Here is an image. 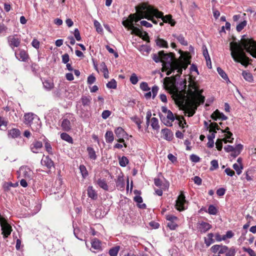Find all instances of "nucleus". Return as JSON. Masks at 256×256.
Here are the masks:
<instances>
[{
	"label": "nucleus",
	"instance_id": "nucleus-1",
	"mask_svg": "<svg viewBox=\"0 0 256 256\" xmlns=\"http://www.w3.org/2000/svg\"><path fill=\"white\" fill-rule=\"evenodd\" d=\"M244 50L256 58V42L252 39L243 36L240 43H230V54L234 61L246 66L250 64V58L246 56Z\"/></svg>",
	"mask_w": 256,
	"mask_h": 256
},
{
	"label": "nucleus",
	"instance_id": "nucleus-2",
	"mask_svg": "<svg viewBox=\"0 0 256 256\" xmlns=\"http://www.w3.org/2000/svg\"><path fill=\"white\" fill-rule=\"evenodd\" d=\"M160 54H162V71H167L168 76L175 70H177L179 76L182 74V68L186 69L188 66L186 61L176 60L172 52L165 54L164 51H160Z\"/></svg>",
	"mask_w": 256,
	"mask_h": 256
},
{
	"label": "nucleus",
	"instance_id": "nucleus-3",
	"mask_svg": "<svg viewBox=\"0 0 256 256\" xmlns=\"http://www.w3.org/2000/svg\"><path fill=\"white\" fill-rule=\"evenodd\" d=\"M202 90H200L196 83L190 84L188 90L189 106L186 110L188 117L192 116L195 114L198 106L204 102V96L202 95Z\"/></svg>",
	"mask_w": 256,
	"mask_h": 256
},
{
	"label": "nucleus",
	"instance_id": "nucleus-4",
	"mask_svg": "<svg viewBox=\"0 0 256 256\" xmlns=\"http://www.w3.org/2000/svg\"><path fill=\"white\" fill-rule=\"evenodd\" d=\"M164 87L172 94L173 98L177 102H181L185 98V94L178 90L175 84V80H172L169 77H166L164 80Z\"/></svg>",
	"mask_w": 256,
	"mask_h": 256
},
{
	"label": "nucleus",
	"instance_id": "nucleus-5",
	"mask_svg": "<svg viewBox=\"0 0 256 256\" xmlns=\"http://www.w3.org/2000/svg\"><path fill=\"white\" fill-rule=\"evenodd\" d=\"M136 12L134 14V22H138L142 18H146L150 20V15L152 14L153 10L152 7L146 3H142L141 4L136 6Z\"/></svg>",
	"mask_w": 256,
	"mask_h": 256
},
{
	"label": "nucleus",
	"instance_id": "nucleus-6",
	"mask_svg": "<svg viewBox=\"0 0 256 256\" xmlns=\"http://www.w3.org/2000/svg\"><path fill=\"white\" fill-rule=\"evenodd\" d=\"M24 123L29 124L32 130L38 131L41 127L40 121L38 117L32 112L26 114L24 116Z\"/></svg>",
	"mask_w": 256,
	"mask_h": 256
},
{
	"label": "nucleus",
	"instance_id": "nucleus-7",
	"mask_svg": "<svg viewBox=\"0 0 256 256\" xmlns=\"http://www.w3.org/2000/svg\"><path fill=\"white\" fill-rule=\"evenodd\" d=\"M153 10L152 14H155L156 18H160L164 22H168L171 26H174L176 24V22L172 18V16L170 14H168L164 16L163 13L161 12H159L158 10L152 7Z\"/></svg>",
	"mask_w": 256,
	"mask_h": 256
},
{
	"label": "nucleus",
	"instance_id": "nucleus-8",
	"mask_svg": "<svg viewBox=\"0 0 256 256\" xmlns=\"http://www.w3.org/2000/svg\"><path fill=\"white\" fill-rule=\"evenodd\" d=\"M18 178L31 180L32 178L33 172L27 166H21L18 171Z\"/></svg>",
	"mask_w": 256,
	"mask_h": 256
},
{
	"label": "nucleus",
	"instance_id": "nucleus-9",
	"mask_svg": "<svg viewBox=\"0 0 256 256\" xmlns=\"http://www.w3.org/2000/svg\"><path fill=\"white\" fill-rule=\"evenodd\" d=\"M186 204V201L185 199V196L184 194L181 192L176 200L175 205L176 208L179 211L184 210L187 208Z\"/></svg>",
	"mask_w": 256,
	"mask_h": 256
},
{
	"label": "nucleus",
	"instance_id": "nucleus-10",
	"mask_svg": "<svg viewBox=\"0 0 256 256\" xmlns=\"http://www.w3.org/2000/svg\"><path fill=\"white\" fill-rule=\"evenodd\" d=\"M0 224L2 231V234L4 238H7L11 234L12 228L6 220L4 218L0 220Z\"/></svg>",
	"mask_w": 256,
	"mask_h": 256
},
{
	"label": "nucleus",
	"instance_id": "nucleus-11",
	"mask_svg": "<svg viewBox=\"0 0 256 256\" xmlns=\"http://www.w3.org/2000/svg\"><path fill=\"white\" fill-rule=\"evenodd\" d=\"M166 219L168 221L167 226L170 230H174L178 226V218L176 216L172 214H168L166 216Z\"/></svg>",
	"mask_w": 256,
	"mask_h": 256
},
{
	"label": "nucleus",
	"instance_id": "nucleus-12",
	"mask_svg": "<svg viewBox=\"0 0 256 256\" xmlns=\"http://www.w3.org/2000/svg\"><path fill=\"white\" fill-rule=\"evenodd\" d=\"M20 38L16 35L10 36L8 38V42L11 48L14 51V48L20 46Z\"/></svg>",
	"mask_w": 256,
	"mask_h": 256
},
{
	"label": "nucleus",
	"instance_id": "nucleus-13",
	"mask_svg": "<svg viewBox=\"0 0 256 256\" xmlns=\"http://www.w3.org/2000/svg\"><path fill=\"white\" fill-rule=\"evenodd\" d=\"M14 51L15 56L18 60L22 62H26L28 60V55L26 50L20 48Z\"/></svg>",
	"mask_w": 256,
	"mask_h": 256
},
{
	"label": "nucleus",
	"instance_id": "nucleus-14",
	"mask_svg": "<svg viewBox=\"0 0 256 256\" xmlns=\"http://www.w3.org/2000/svg\"><path fill=\"white\" fill-rule=\"evenodd\" d=\"M210 128V132H212L211 134L208 136V138L210 140H214L215 138V134L216 132V130H219L220 128L216 122H212L208 126Z\"/></svg>",
	"mask_w": 256,
	"mask_h": 256
},
{
	"label": "nucleus",
	"instance_id": "nucleus-15",
	"mask_svg": "<svg viewBox=\"0 0 256 256\" xmlns=\"http://www.w3.org/2000/svg\"><path fill=\"white\" fill-rule=\"evenodd\" d=\"M166 118L168 119V120L166 122H165L164 118H162V116L161 114H160V117L162 122L167 126H172V122L174 120V114L170 110L168 112V113H166Z\"/></svg>",
	"mask_w": 256,
	"mask_h": 256
},
{
	"label": "nucleus",
	"instance_id": "nucleus-16",
	"mask_svg": "<svg viewBox=\"0 0 256 256\" xmlns=\"http://www.w3.org/2000/svg\"><path fill=\"white\" fill-rule=\"evenodd\" d=\"M94 183L104 190H108V186L104 178H98L96 179L95 178L94 179Z\"/></svg>",
	"mask_w": 256,
	"mask_h": 256
},
{
	"label": "nucleus",
	"instance_id": "nucleus-17",
	"mask_svg": "<svg viewBox=\"0 0 256 256\" xmlns=\"http://www.w3.org/2000/svg\"><path fill=\"white\" fill-rule=\"evenodd\" d=\"M212 228L210 224L202 222L198 224V228L202 233H204Z\"/></svg>",
	"mask_w": 256,
	"mask_h": 256
},
{
	"label": "nucleus",
	"instance_id": "nucleus-18",
	"mask_svg": "<svg viewBox=\"0 0 256 256\" xmlns=\"http://www.w3.org/2000/svg\"><path fill=\"white\" fill-rule=\"evenodd\" d=\"M42 147V144L40 141H34L30 145V150L34 153H38Z\"/></svg>",
	"mask_w": 256,
	"mask_h": 256
},
{
	"label": "nucleus",
	"instance_id": "nucleus-19",
	"mask_svg": "<svg viewBox=\"0 0 256 256\" xmlns=\"http://www.w3.org/2000/svg\"><path fill=\"white\" fill-rule=\"evenodd\" d=\"M211 118L214 120H216L218 119L224 120L228 118L223 113L220 112L218 110H216L212 114Z\"/></svg>",
	"mask_w": 256,
	"mask_h": 256
},
{
	"label": "nucleus",
	"instance_id": "nucleus-20",
	"mask_svg": "<svg viewBox=\"0 0 256 256\" xmlns=\"http://www.w3.org/2000/svg\"><path fill=\"white\" fill-rule=\"evenodd\" d=\"M134 14H130L128 18L126 20H123L122 24L123 26L126 28H128L131 26H134Z\"/></svg>",
	"mask_w": 256,
	"mask_h": 256
},
{
	"label": "nucleus",
	"instance_id": "nucleus-21",
	"mask_svg": "<svg viewBox=\"0 0 256 256\" xmlns=\"http://www.w3.org/2000/svg\"><path fill=\"white\" fill-rule=\"evenodd\" d=\"M92 248L94 250L100 251L102 250V243L99 240L93 238L91 241Z\"/></svg>",
	"mask_w": 256,
	"mask_h": 256
},
{
	"label": "nucleus",
	"instance_id": "nucleus-22",
	"mask_svg": "<svg viewBox=\"0 0 256 256\" xmlns=\"http://www.w3.org/2000/svg\"><path fill=\"white\" fill-rule=\"evenodd\" d=\"M88 196L92 200H96L98 198V194L92 186H89L87 189Z\"/></svg>",
	"mask_w": 256,
	"mask_h": 256
},
{
	"label": "nucleus",
	"instance_id": "nucleus-23",
	"mask_svg": "<svg viewBox=\"0 0 256 256\" xmlns=\"http://www.w3.org/2000/svg\"><path fill=\"white\" fill-rule=\"evenodd\" d=\"M162 133L163 134L164 138L167 140H171L173 137L172 132L168 128L162 130Z\"/></svg>",
	"mask_w": 256,
	"mask_h": 256
},
{
	"label": "nucleus",
	"instance_id": "nucleus-24",
	"mask_svg": "<svg viewBox=\"0 0 256 256\" xmlns=\"http://www.w3.org/2000/svg\"><path fill=\"white\" fill-rule=\"evenodd\" d=\"M41 164L49 168H51L54 165V162L48 156L44 157L41 160Z\"/></svg>",
	"mask_w": 256,
	"mask_h": 256
},
{
	"label": "nucleus",
	"instance_id": "nucleus-25",
	"mask_svg": "<svg viewBox=\"0 0 256 256\" xmlns=\"http://www.w3.org/2000/svg\"><path fill=\"white\" fill-rule=\"evenodd\" d=\"M115 134L118 138H126L127 134L121 127H118L115 130Z\"/></svg>",
	"mask_w": 256,
	"mask_h": 256
},
{
	"label": "nucleus",
	"instance_id": "nucleus-26",
	"mask_svg": "<svg viewBox=\"0 0 256 256\" xmlns=\"http://www.w3.org/2000/svg\"><path fill=\"white\" fill-rule=\"evenodd\" d=\"M61 126L62 130L64 131H69L70 130V122L68 119H64L62 122Z\"/></svg>",
	"mask_w": 256,
	"mask_h": 256
},
{
	"label": "nucleus",
	"instance_id": "nucleus-27",
	"mask_svg": "<svg viewBox=\"0 0 256 256\" xmlns=\"http://www.w3.org/2000/svg\"><path fill=\"white\" fill-rule=\"evenodd\" d=\"M214 235L212 233H209L207 237L204 238V243L207 246H209L211 244L214 242L213 238Z\"/></svg>",
	"mask_w": 256,
	"mask_h": 256
},
{
	"label": "nucleus",
	"instance_id": "nucleus-28",
	"mask_svg": "<svg viewBox=\"0 0 256 256\" xmlns=\"http://www.w3.org/2000/svg\"><path fill=\"white\" fill-rule=\"evenodd\" d=\"M156 45L160 48H168V42L162 38H158L156 40Z\"/></svg>",
	"mask_w": 256,
	"mask_h": 256
},
{
	"label": "nucleus",
	"instance_id": "nucleus-29",
	"mask_svg": "<svg viewBox=\"0 0 256 256\" xmlns=\"http://www.w3.org/2000/svg\"><path fill=\"white\" fill-rule=\"evenodd\" d=\"M105 138L107 143H112L114 140V135L112 132L107 131L105 134Z\"/></svg>",
	"mask_w": 256,
	"mask_h": 256
},
{
	"label": "nucleus",
	"instance_id": "nucleus-30",
	"mask_svg": "<svg viewBox=\"0 0 256 256\" xmlns=\"http://www.w3.org/2000/svg\"><path fill=\"white\" fill-rule=\"evenodd\" d=\"M128 30H131V34H136V36H139L140 37L142 36V32L141 30L138 28L134 26H131L130 27L128 28Z\"/></svg>",
	"mask_w": 256,
	"mask_h": 256
},
{
	"label": "nucleus",
	"instance_id": "nucleus-31",
	"mask_svg": "<svg viewBox=\"0 0 256 256\" xmlns=\"http://www.w3.org/2000/svg\"><path fill=\"white\" fill-rule=\"evenodd\" d=\"M242 75L244 79L248 82H252L254 80V78L252 74L249 72L245 70L243 71Z\"/></svg>",
	"mask_w": 256,
	"mask_h": 256
},
{
	"label": "nucleus",
	"instance_id": "nucleus-32",
	"mask_svg": "<svg viewBox=\"0 0 256 256\" xmlns=\"http://www.w3.org/2000/svg\"><path fill=\"white\" fill-rule=\"evenodd\" d=\"M20 134L19 130L16 128H12L9 130L8 134L12 138L18 137Z\"/></svg>",
	"mask_w": 256,
	"mask_h": 256
},
{
	"label": "nucleus",
	"instance_id": "nucleus-33",
	"mask_svg": "<svg viewBox=\"0 0 256 256\" xmlns=\"http://www.w3.org/2000/svg\"><path fill=\"white\" fill-rule=\"evenodd\" d=\"M81 100L84 106H88L90 104L92 98L90 96H82Z\"/></svg>",
	"mask_w": 256,
	"mask_h": 256
},
{
	"label": "nucleus",
	"instance_id": "nucleus-34",
	"mask_svg": "<svg viewBox=\"0 0 256 256\" xmlns=\"http://www.w3.org/2000/svg\"><path fill=\"white\" fill-rule=\"evenodd\" d=\"M87 150L88 153L90 158L92 160H96V155L94 149L91 147H88Z\"/></svg>",
	"mask_w": 256,
	"mask_h": 256
},
{
	"label": "nucleus",
	"instance_id": "nucleus-35",
	"mask_svg": "<svg viewBox=\"0 0 256 256\" xmlns=\"http://www.w3.org/2000/svg\"><path fill=\"white\" fill-rule=\"evenodd\" d=\"M173 36L176 38L184 46H187L188 45V42L184 38V36L182 34L177 36L176 34H173Z\"/></svg>",
	"mask_w": 256,
	"mask_h": 256
},
{
	"label": "nucleus",
	"instance_id": "nucleus-36",
	"mask_svg": "<svg viewBox=\"0 0 256 256\" xmlns=\"http://www.w3.org/2000/svg\"><path fill=\"white\" fill-rule=\"evenodd\" d=\"M60 138L62 140L70 144L72 143L73 140L72 138L68 134L63 132L60 134Z\"/></svg>",
	"mask_w": 256,
	"mask_h": 256
},
{
	"label": "nucleus",
	"instance_id": "nucleus-37",
	"mask_svg": "<svg viewBox=\"0 0 256 256\" xmlns=\"http://www.w3.org/2000/svg\"><path fill=\"white\" fill-rule=\"evenodd\" d=\"M151 126L152 128L154 130H158L160 128V126L158 125V118H152L151 119Z\"/></svg>",
	"mask_w": 256,
	"mask_h": 256
},
{
	"label": "nucleus",
	"instance_id": "nucleus-38",
	"mask_svg": "<svg viewBox=\"0 0 256 256\" xmlns=\"http://www.w3.org/2000/svg\"><path fill=\"white\" fill-rule=\"evenodd\" d=\"M119 250V246L114 247L110 250L109 254L110 256H116Z\"/></svg>",
	"mask_w": 256,
	"mask_h": 256
},
{
	"label": "nucleus",
	"instance_id": "nucleus-39",
	"mask_svg": "<svg viewBox=\"0 0 256 256\" xmlns=\"http://www.w3.org/2000/svg\"><path fill=\"white\" fill-rule=\"evenodd\" d=\"M234 169L236 171V174L238 175H240L242 171V169L243 168L242 166H241L240 164H234L232 166Z\"/></svg>",
	"mask_w": 256,
	"mask_h": 256
},
{
	"label": "nucleus",
	"instance_id": "nucleus-40",
	"mask_svg": "<svg viewBox=\"0 0 256 256\" xmlns=\"http://www.w3.org/2000/svg\"><path fill=\"white\" fill-rule=\"evenodd\" d=\"M217 72L223 79L224 80H228L227 74L220 68L218 67L217 68Z\"/></svg>",
	"mask_w": 256,
	"mask_h": 256
},
{
	"label": "nucleus",
	"instance_id": "nucleus-41",
	"mask_svg": "<svg viewBox=\"0 0 256 256\" xmlns=\"http://www.w3.org/2000/svg\"><path fill=\"white\" fill-rule=\"evenodd\" d=\"M128 163V160L126 157L123 156L119 160L120 165L124 167Z\"/></svg>",
	"mask_w": 256,
	"mask_h": 256
},
{
	"label": "nucleus",
	"instance_id": "nucleus-42",
	"mask_svg": "<svg viewBox=\"0 0 256 256\" xmlns=\"http://www.w3.org/2000/svg\"><path fill=\"white\" fill-rule=\"evenodd\" d=\"M152 59L156 62H162V54H160V52L158 54H154L152 56Z\"/></svg>",
	"mask_w": 256,
	"mask_h": 256
},
{
	"label": "nucleus",
	"instance_id": "nucleus-43",
	"mask_svg": "<svg viewBox=\"0 0 256 256\" xmlns=\"http://www.w3.org/2000/svg\"><path fill=\"white\" fill-rule=\"evenodd\" d=\"M106 86L109 88L115 89L116 88V82L114 80H112L106 84Z\"/></svg>",
	"mask_w": 256,
	"mask_h": 256
},
{
	"label": "nucleus",
	"instance_id": "nucleus-44",
	"mask_svg": "<svg viewBox=\"0 0 256 256\" xmlns=\"http://www.w3.org/2000/svg\"><path fill=\"white\" fill-rule=\"evenodd\" d=\"M208 212L210 214L215 215L218 212L216 208L213 205H210L208 208Z\"/></svg>",
	"mask_w": 256,
	"mask_h": 256
},
{
	"label": "nucleus",
	"instance_id": "nucleus-45",
	"mask_svg": "<svg viewBox=\"0 0 256 256\" xmlns=\"http://www.w3.org/2000/svg\"><path fill=\"white\" fill-rule=\"evenodd\" d=\"M80 170L84 178L86 177L88 175V172L86 166L84 165H80Z\"/></svg>",
	"mask_w": 256,
	"mask_h": 256
},
{
	"label": "nucleus",
	"instance_id": "nucleus-46",
	"mask_svg": "<svg viewBox=\"0 0 256 256\" xmlns=\"http://www.w3.org/2000/svg\"><path fill=\"white\" fill-rule=\"evenodd\" d=\"M211 166L210 168V170H214L218 168V162L216 160H212L210 162Z\"/></svg>",
	"mask_w": 256,
	"mask_h": 256
},
{
	"label": "nucleus",
	"instance_id": "nucleus-47",
	"mask_svg": "<svg viewBox=\"0 0 256 256\" xmlns=\"http://www.w3.org/2000/svg\"><path fill=\"white\" fill-rule=\"evenodd\" d=\"M131 120L138 125V128L140 130L141 128L142 120L137 116L132 117Z\"/></svg>",
	"mask_w": 256,
	"mask_h": 256
},
{
	"label": "nucleus",
	"instance_id": "nucleus-48",
	"mask_svg": "<svg viewBox=\"0 0 256 256\" xmlns=\"http://www.w3.org/2000/svg\"><path fill=\"white\" fill-rule=\"evenodd\" d=\"M247 22L246 20H244L240 22L236 26V30L238 32H240L246 25Z\"/></svg>",
	"mask_w": 256,
	"mask_h": 256
},
{
	"label": "nucleus",
	"instance_id": "nucleus-49",
	"mask_svg": "<svg viewBox=\"0 0 256 256\" xmlns=\"http://www.w3.org/2000/svg\"><path fill=\"white\" fill-rule=\"evenodd\" d=\"M94 27L96 28V30L98 32L100 33L102 32L103 29H102L100 23L98 21H97V20L94 21Z\"/></svg>",
	"mask_w": 256,
	"mask_h": 256
},
{
	"label": "nucleus",
	"instance_id": "nucleus-50",
	"mask_svg": "<svg viewBox=\"0 0 256 256\" xmlns=\"http://www.w3.org/2000/svg\"><path fill=\"white\" fill-rule=\"evenodd\" d=\"M130 82L133 84H136L138 83V78L136 74L133 73L131 75L130 78Z\"/></svg>",
	"mask_w": 256,
	"mask_h": 256
},
{
	"label": "nucleus",
	"instance_id": "nucleus-51",
	"mask_svg": "<svg viewBox=\"0 0 256 256\" xmlns=\"http://www.w3.org/2000/svg\"><path fill=\"white\" fill-rule=\"evenodd\" d=\"M234 236V232L232 230L227 231L226 234L223 236V240H225L227 238H230Z\"/></svg>",
	"mask_w": 256,
	"mask_h": 256
},
{
	"label": "nucleus",
	"instance_id": "nucleus-52",
	"mask_svg": "<svg viewBox=\"0 0 256 256\" xmlns=\"http://www.w3.org/2000/svg\"><path fill=\"white\" fill-rule=\"evenodd\" d=\"M101 66L103 70L104 77L108 78V68L104 63H103Z\"/></svg>",
	"mask_w": 256,
	"mask_h": 256
},
{
	"label": "nucleus",
	"instance_id": "nucleus-53",
	"mask_svg": "<svg viewBox=\"0 0 256 256\" xmlns=\"http://www.w3.org/2000/svg\"><path fill=\"white\" fill-rule=\"evenodd\" d=\"M140 88L144 91H149L150 90L148 84L146 82H142L140 84Z\"/></svg>",
	"mask_w": 256,
	"mask_h": 256
},
{
	"label": "nucleus",
	"instance_id": "nucleus-54",
	"mask_svg": "<svg viewBox=\"0 0 256 256\" xmlns=\"http://www.w3.org/2000/svg\"><path fill=\"white\" fill-rule=\"evenodd\" d=\"M228 250V247L226 246L220 245V248L219 250V254H226Z\"/></svg>",
	"mask_w": 256,
	"mask_h": 256
},
{
	"label": "nucleus",
	"instance_id": "nucleus-55",
	"mask_svg": "<svg viewBox=\"0 0 256 256\" xmlns=\"http://www.w3.org/2000/svg\"><path fill=\"white\" fill-rule=\"evenodd\" d=\"M216 148L218 150H221L222 148V140L218 139L216 142Z\"/></svg>",
	"mask_w": 256,
	"mask_h": 256
},
{
	"label": "nucleus",
	"instance_id": "nucleus-56",
	"mask_svg": "<svg viewBox=\"0 0 256 256\" xmlns=\"http://www.w3.org/2000/svg\"><path fill=\"white\" fill-rule=\"evenodd\" d=\"M244 250L248 252L250 256H256L255 252L250 248H244Z\"/></svg>",
	"mask_w": 256,
	"mask_h": 256
},
{
	"label": "nucleus",
	"instance_id": "nucleus-57",
	"mask_svg": "<svg viewBox=\"0 0 256 256\" xmlns=\"http://www.w3.org/2000/svg\"><path fill=\"white\" fill-rule=\"evenodd\" d=\"M190 160L194 162H198L200 161V158L198 156L192 154L190 156Z\"/></svg>",
	"mask_w": 256,
	"mask_h": 256
},
{
	"label": "nucleus",
	"instance_id": "nucleus-58",
	"mask_svg": "<svg viewBox=\"0 0 256 256\" xmlns=\"http://www.w3.org/2000/svg\"><path fill=\"white\" fill-rule=\"evenodd\" d=\"M111 112L108 110H104L102 114V118L106 120L110 116Z\"/></svg>",
	"mask_w": 256,
	"mask_h": 256
},
{
	"label": "nucleus",
	"instance_id": "nucleus-59",
	"mask_svg": "<svg viewBox=\"0 0 256 256\" xmlns=\"http://www.w3.org/2000/svg\"><path fill=\"white\" fill-rule=\"evenodd\" d=\"M220 248V245L216 244V245L212 246V247L210 248V250L214 253H216L217 252H218Z\"/></svg>",
	"mask_w": 256,
	"mask_h": 256
},
{
	"label": "nucleus",
	"instance_id": "nucleus-60",
	"mask_svg": "<svg viewBox=\"0 0 256 256\" xmlns=\"http://www.w3.org/2000/svg\"><path fill=\"white\" fill-rule=\"evenodd\" d=\"M96 81V78L92 75L91 74L88 78V84H92L94 82Z\"/></svg>",
	"mask_w": 256,
	"mask_h": 256
},
{
	"label": "nucleus",
	"instance_id": "nucleus-61",
	"mask_svg": "<svg viewBox=\"0 0 256 256\" xmlns=\"http://www.w3.org/2000/svg\"><path fill=\"white\" fill-rule=\"evenodd\" d=\"M158 90V86H154L152 88V98H154L156 96Z\"/></svg>",
	"mask_w": 256,
	"mask_h": 256
},
{
	"label": "nucleus",
	"instance_id": "nucleus-62",
	"mask_svg": "<svg viewBox=\"0 0 256 256\" xmlns=\"http://www.w3.org/2000/svg\"><path fill=\"white\" fill-rule=\"evenodd\" d=\"M74 36L76 39L78 41H80L81 40L80 33L78 28L75 29L74 32Z\"/></svg>",
	"mask_w": 256,
	"mask_h": 256
},
{
	"label": "nucleus",
	"instance_id": "nucleus-63",
	"mask_svg": "<svg viewBox=\"0 0 256 256\" xmlns=\"http://www.w3.org/2000/svg\"><path fill=\"white\" fill-rule=\"evenodd\" d=\"M32 45L34 48L38 49L40 48V42L36 39H34L32 41Z\"/></svg>",
	"mask_w": 256,
	"mask_h": 256
},
{
	"label": "nucleus",
	"instance_id": "nucleus-64",
	"mask_svg": "<svg viewBox=\"0 0 256 256\" xmlns=\"http://www.w3.org/2000/svg\"><path fill=\"white\" fill-rule=\"evenodd\" d=\"M235 250L234 248L228 249L227 252H226V256H234L235 255Z\"/></svg>",
	"mask_w": 256,
	"mask_h": 256
}]
</instances>
